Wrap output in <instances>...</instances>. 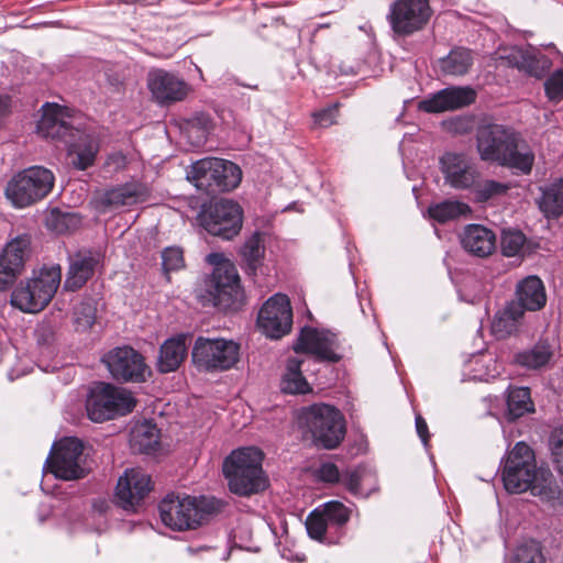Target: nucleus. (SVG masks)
Here are the masks:
<instances>
[{"mask_svg":"<svg viewBox=\"0 0 563 563\" xmlns=\"http://www.w3.org/2000/svg\"><path fill=\"white\" fill-rule=\"evenodd\" d=\"M505 489L510 494L530 490L533 496L549 503L560 499L561 489L549 468L538 467L533 450L518 442L508 452L501 473Z\"/></svg>","mask_w":563,"mask_h":563,"instance_id":"f257e3e1","label":"nucleus"},{"mask_svg":"<svg viewBox=\"0 0 563 563\" xmlns=\"http://www.w3.org/2000/svg\"><path fill=\"white\" fill-rule=\"evenodd\" d=\"M43 114L37 123V131L44 137L62 140L73 157L71 164L79 170L92 166L99 143L93 133L80 131L68 122V110L56 103L43 106Z\"/></svg>","mask_w":563,"mask_h":563,"instance_id":"f03ea898","label":"nucleus"},{"mask_svg":"<svg viewBox=\"0 0 563 563\" xmlns=\"http://www.w3.org/2000/svg\"><path fill=\"white\" fill-rule=\"evenodd\" d=\"M476 147L482 161L516 168L523 174L530 173L534 162V154L526 142L501 124L479 126Z\"/></svg>","mask_w":563,"mask_h":563,"instance_id":"7ed1b4c3","label":"nucleus"},{"mask_svg":"<svg viewBox=\"0 0 563 563\" xmlns=\"http://www.w3.org/2000/svg\"><path fill=\"white\" fill-rule=\"evenodd\" d=\"M62 282V268L57 264L33 269L12 290L10 303L25 313H37L48 306Z\"/></svg>","mask_w":563,"mask_h":563,"instance_id":"20e7f679","label":"nucleus"},{"mask_svg":"<svg viewBox=\"0 0 563 563\" xmlns=\"http://www.w3.org/2000/svg\"><path fill=\"white\" fill-rule=\"evenodd\" d=\"M222 506L223 503L214 497L169 494L159 504V516L166 527L183 531L196 529Z\"/></svg>","mask_w":563,"mask_h":563,"instance_id":"39448f33","label":"nucleus"},{"mask_svg":"<svg viewBox=\"0 0 563 563\" xmlns=\"http://www.w3.org/2000/svg\"><path fill=\"white\" fill-rule=\"evenodd\" d=\"M263 454L256 448L233 451L223 462L229 489L239 496H250L265 489L267 482L262 468Z\"/></svg>","mask_w":563,"mask_h":563,"instance_id":"423d86ee","label":"nucleus"},{"mask_svg":"<svg viewBox=\"0 0 563 563\" xmlns=\"http://www.w3.org/2000/svg\"><path fill=\"white\" fill-rule=\"evenodd\" d=\"M208 261L216 264L212 274L205 282V290L199 295L205 306H213L219 309L235 308L242 299L240 277L235 266L222 260V255L211 253Z\"/></svg>","mask_w":563,"mask_h":563,"instance_id":"0eeeda50","label":"nucleus"},{"mask_svg":"<svg viewBox=\"0 0 563 563\" xmlns=\"http://www.w3.org/2000/svg\"><path fill=\"white\" fill-rule=\"evenodd\" d=\"M317 445L332 450L344 439L345 426L341 412L329 405H312L302 409L299 417Z\"/></svg>","mask_w":563,"mask_h":563,"instance_id":"6e6552de","label":"nucleus"},{"mask_svg":"<svg viewBox=\"0 0 563 563\" xmlns=\"http://www.w3.org/2000/svg\"><path fill=\"white\" fill-rule=\"evenodd\" d=\"M135 405L133 395L125 388L98 383L89 391L86 410L91 421L103 422L130 413Z\"/></svg>","mask_w":563,"mask_h":563,"instance_id":"1a4fd4ad","label":"nucleus"},{"mask_svg":"<svg viewBox=\"0 0 563 563\" xmlns=\"http://www.w3.org/2000/svg\"><path fill=\"white\" fill-rule=\"evenodd\" d=\"M54 186L53 173L32 166L14 175L7 184L5 197L16 208L29 207L45 198Z\"/></svg>","mask_w":563,"mask_h":563,"instance_id":"9d476101","label":"nucleus"},{"mask_svg":"<svg viewBox=\"0 0 563 563\" xmlns=\"http://www.w3.org/2000/svg\"><path fill=\"white\" fill-rule=\"evenodd\" d=\"M46 465L57 478L64 481L80 479L89 472L84 444L76 438H65L55 443Z\"/></svg>","mask_w":563,"mask_h":563,"instance_id":"9b49d317","label":"nucleus"},{"mask_svg":"<svg viewBox=\"0 0 563 563\" xmlns=\"http://www.w3.org/2000/svg\"><path fill=\"white\" fill-rule=\"evenodd\" d=\"M199 222L208 233L223 240H231L241 231L243 212L239 203L220 199L202 209Z\"/></svg>","mask_w":563,"mask_h":563,"instance_id":"f8f14e48","label":"nucleus"},{"mask_svg":"<svg viewBox=\"0 0 563 563\" xmlns=\"http://www.w3.org/2000/svg\"><path fill=\"white\" fill-rule=\"evenodd\" d=\"M432 14L430 0H396L389 8L387 20L395 35L406 37L422 31Z\"/></svg>","mask_w":563,"mask_h":563,"instance_id":"ddd939ff","label":"nucleus"},{"mask_svg":"<svg viewBox=\"0 0 563 563\" xmlns=\"http://www.w3.org/2000/svg\"><path fill=\"white\" fill-rule=\"evenodd\" d=\"M257 327L266 338L278 340L288 334L292 327V309L286 295L275 294L262 306Z\"/></svg>","mask_w":563,"mask_h":563,"instance_id":"4468645a","label":"nucleus"},{"mask_svg":"<svg viewBox=\"0 0 563 563\" xmlns=\"http://www.w3.org/2000/svg\"><path fill=\"white\" fill-rule=\"evenodd\" d=\"M31 255V236L18 235L5 243L0 252V291L10 289L25 268Z\"/></svg>","mask_w":563,"mask_h":563,"instance_id":"2eb2a0df","label":"nucleus"},{"mask_svg":"<svg viewBox=\"0 0 563 563\" xmlns=\"http://www.w3.org/2000/svg\"><path fill=\"white\" fill-rule=\"evenodd\" d=\"M440 167L445 185L456 190L471 189L481 178L476 163L464 153H444L440 158Z\"/></svg>","mask_w":563,"mask_h":563,"instance_id":"dca6fc26","label":"nucleus"},{"mask_svg":"<svg viewBox=\"0 0 563 563\" xmlns=\"http://www.w3.org/2000/svg\"><path fill=\"white\" fill-rule=\"evenodd\" d=\"M151 490V476L141 468H130L118 479L115 501L124 510L135 511Z\"/></svg>","mask_w":563,"mask_h":563,"instance_id":"f3484780","label":"nucleus"},{"mask_svg":"<svg viewBox=\"0 0 563 563\" xmlns=\"http://www.w3.org/2000/svg\"><path fill=\"white\" fill-rule=\"evenodd\" d=\"M147 87L153 99L161 106L183 101L190 91L189 85L183 78L164 69L148 73Z\"/></svg>","mask_w":563,"mask_h":563,"instance_id":"a211bd4d","label":"nucleus"},{"mask_svg":"<svg viewBox=\"0 0 563 563\" xmlns=\"http://www.w3.org/2000/svg\"><path fill=\"white\" fill-rule=\"evenodd\" d=\"M306 358L290 357L286 363L285 373L280 380V390L285 394L297 395L308 394L312 389L303 377L302 366L313 363H336L340 361V354H306Z\"/></svg>","mask_w":563,"mask_h":563,"instance_id":"6ab92c4d","label":"nucleus"},{"mask_svg":"<svg viewBox=\"0 0 563 563\" xmlns=\"http://www.w3.org/2000/svg\"><path fill=\"white\" fill-rule=\"evenodd\" d=\"M148 197L150 189L146 185L132 181L99 191L96 196V203L106 211L142 203Z\"/></svg>","mask_w":563,"mask_h":563,"instance_id":"aec40b11","label":"nucleus"},{"mask_svg":"<svg viewBox=\"0 0 563 563\" xmlns=\"http://www.w3.org/2000/svg\"><path fill=\"white\" fill-rule=\"evenodd\" d=\"M101 362L117 380L140 383L151 374L142 354H103Z\"/></svg>","mask_w":563,"mask_h":563,"instance_id":"412c9836","label":"nucleus"},{"mask_svg":"<svg viewBox=\"0 0 563 563\" xmlns=\"http://www.w3.org/2000/svg\"><path fill=\"white\" fill-rule=\"evenodd\" d=\"M476 92L470 87H450L440 90L431 98L419 102V109L438 113L456 110L475 101Z\"/></svg>","mask_w":563,"mask_h":563,"instance_id":"4be33fe9","label":"nucleus"},{"mask_svg":"<svg viewBox=\"0 0 563 563\" xmlns=\"http://www.w3.org/2000/svg\"><path fill=\"white\" fill-rule=\"evenodd\" d=\"M100 263L98 253L91 251L78 252L69 258L64 288L69 291L80 289L93 275Z\"/></svg>","mask_w":563,"mask_h":563,"instance_id":"5701e85b","label":"nucleus"},{"mask_svg":"<svg viewBox=\"0 0 563 563\" xmlns=\"http://www.w3.org/2000/svg\"><path fill=\"white\" fill-rule=\"evenodd\" d=\"M516 299L511 302L518 305L521 312L539 311L547 303V294L543 282L536 275H530L518 282L515 291Z\"/></svg>","mask_w":563,"mask_h":563,"instance_id":"b1692460","label":"nucleus"},{"mask_svg":"<svg viewBox=\"0 0 563 563\" xmlns=\"http://www.w3.org/2000/svg\"><path fill=\"white\" fill-rule=\"evenodd\" d=\"M462 247L476 257H487L496 250V234L481 224H468L461 234Z\"/></svg>","mask_w":563,"mask_h":563,"instance_id":"393cba45","label":"nucleus"},{"mask_svg":"<svg viewBox=\"0 0 563 563\" xmlns=\"http://www.w3.org/2000/svg\"><path fill=\"white\" fill-rule=\"evenodd\" d=\"M339 347L335 333L325 329L305 327L297 338L294 352H334Z\"/></svg>","mask_w":563,"mask_h":563,"instance_id":"a878e982","label":"nucleus"},{"mask_svg":"<svg viewBox=\"0 0 563 563\" xmlns=\"http://www.w3.org/2000/svg\"><path fill=\"white\" fill-rule=\"evenodd\" d=\"M509 58L518 69L537 78L544 76L552 65L545 55L533 49H514Z\"/></svg>","mask_w":563,"mask_h":563,"instance_id":"bb28decb","label":"nucleus"},{"mask_svg":"<svg viewBox=\"0 0 563 563\" xmlns=\"http://www.w3.org/2000/svg\"><path fill=\"white\" fill-rule=\"evenodd\" d=\"M523 313L518 305L508 302L501 310L497 311L492 322V333L496 339H505L517 331Z\"/></svg>","mask_w":563,"mask_h":563,"instance_id":"cd10ccee","label":"nucleus"},{"mask_svg":"<svg viewBox=\"0 0 563 563\" xmlns=\"http://www.w3.org/2000/svg\"><path fill=\"white\" fill-rule=\"evenodd\" d=\"M214 162L218 158L208 157L194 163L187 172V179L191 181L198 190H202L209 195L216 194V169Z\"/></svg>","mask_w":563,"mask_h":563,"instance_id":"c85d7f7f","label":"nucleus"},{"mask_svg":"<svg viewBox=\"0 0 563 563\" xmlns=\"http://www.w3.org/2000/svg\"><path fill=\"white\" fill-rule=\"evenodd\" d=\"M539 207L549 219H558L563 216V178L543 190Z\"/></svg>","mask_w":563,"mask_h":563,"instance_id":"c756f323","label":"nucleus"},{"mask_svg":"<svg viewBox=\"0 0 563 563\" xmlns=\"http://www.w3.org/2000/svg\"><path fill=\"white\" fill-rule=\"evenodd\" d=\"M533 410V402L528 387H515L509 389L507 396V410L505 413L509 421H514Z\"/></svg>","mask_w":563,"mask_h":563,"instance_id":"7c9ffc66","label":"nucleus"},{"mask_svg":"<svg viewBox=\"0 0 563 563\" xmlns=\"http://www.w3.org/2000/svg\"><path fill=\"white\" fill-rule=\"evenodd\" d=\"M473 64V56L470 49L454 48L448 56L439 59V66L443 74L462 76L468 71Z\"/></svg>","mask_w":563,"mask_h":563,"instance_id":"2f4dec72","label":"nucleus"},{"mask_svg":"<svg viewBox=\"0 0 563 563\" xmlns=\"http://www.w3.org/2000/svg\"><path fill=\"white\" fill-rule=\"evenodd\" d=\"M216 169V190L217 192L229 191L236 188L241 181L242 173L240 167L225 159L218 158V162H214Z\"/></svg>","mask_w":563,"mask_h":563,"instance_id":"473e14b6","label":"nucleus"},{"mask_svg":"<svg viewBox=\"0 0 563 563\" xmlns=\"http://www.w3.org/2000/svg\"><path fill=\"white\" fill-rule=\"evenodd\" d=\"M429 216L440 223L456 220L471 213L468 205L459 200H444L428 209Z\"/></svg>","mask_w":563,"mask_h":563,"instance_id":"72a5a7b5","label":"nucleus"},{"mask_svg":"<svg viewBox=\"0 0 563 563\" xmlns=\"http://www.w3.org/2000/svg\"><path fill=\"white\" fill-rule=\"evenodd\" d=\"M473 379L488 380L499 375V366L494 354H472L467 361Z\"/></svg>","mask_w":563,"mask_h":563,"instance_id":"f704fd0d","label":"nucleus"},{"mask_svg":"<svg viewBox=\"0 0 563 563\" xmlns=\"http://www.w3.org/2000/svg\"><path fill=\"white\" fill-rule=\"evenodd\" d=\"M192 363L200 371H225L239 362L238 354H191Z\"/></svg>","mask_w":563,"mask_h":563,"instance_id":"c9c22d12","label":"nucleus"},{"mask_svg":"<svg viewBox=\"0 0 563 563\" xmlns=\"http://www.w3.org/2000/svg\"><path fill=\"white\" fill-rule=\"evenodd\" d=\"M132 445L142 453H150L159 442V431L156 426L145 422L132 431Z\"/></svg>","mask_w":563,"mask_h":563,"instance_id":"e433bc0d","label":"nucleus"},{"mask_svg":"<svg viewBox=\"0 0 563 563\" xmlns=\"http://www.w3.org/2000/svg\"><path fill=\"white\" fill-rule=\"evenodd\" d=\"M81 223V218L74 212H63L58 209H53L47 219L46 225L49 230L64 234L77 229Z\"/></svg>","mask_w":563,"mask_h":563,"instance_id":"4c0bfd02","label":"nucleus"},{"mask_svg":"<svg viewBox=\"0 0 563 563\" xmlns=\"http://www.w3.org/2000/svg\"><path fill=\"white\" fill-rule=\"evenodd\" d=\"M241 345L233 340L216 336H198L191 352H239Z\"/></svg>","mask_w":563,"mask_h":563,"instance_id":"58836bf2","label":"nucleus"},{"mask_svg":"<svg viewBox=\"0 0 563 563\" xmlns=\"http://www.w3.org/2000/svg\"><path fill=\"white\" fill-rule=\"evenodd\" d=\"M264 244L261 234H253L243 245L241 254L245 261L247 268L251 272H255L257 266L261 264V260L264 255Z\"/></svg>","mask_w":563,"mask_h":563,"instance_id":"ea45409f","label":"nucleus"},{"mask_svg":"<svg viewBox=\"0 0 563 563\" xmlns=\"http://www.w3.org/2000/svg\"><path fill=\"white\" fill-rule=\"evenodd\" d=\"M472 189L476 201L486 202L493 198L505 195L509 187L506 184L489 179L482 183L477 181Z\"/></svg>","mask_w":563,"mask_h":563,"instance_id":"a19ab883","label":"nucleus"},{"mask_svg":"<svg viewBox=\"0 0 563 563\" xmlns=\"http://www.w3.org/2000/svg\"><path fill=\"white\" fill-rule=\"evenodd\" d=\"M510 563H544L538 542L529 541L520 544L514 552Z\"/></svg>","mask_w":563,"mask_h":563,"instance_id":"79ce46f5","label":"nucleus"},{"mask_svg":"<svg viewBox=\"0 0 563 563\" xmlns=\"http://www.w3.org/2000/svg\"><path fill=\"white\" fill-rule=\"evenodd\" d=\"M526 242V236L518 230H505L501 234L500 247L505 256L518 255Z\"/></svg>","mask_w":563,"mask_h":563,"instance_id":"37998d69","label":"nucleus"},{"mask_svg":"<svg viewBox=\"0 0 563 563\" xmlns=\"http://www.w3.org/2000/svg\"><path fill=\"white\" fill-rule=\"evenodd\" d=\"M320 510L331 525L341 527L350 519V510L342 503L336 500L325 503Z\"/></svg>","mask_w":563,"mask_h":563,"instance_id":"c03bdc74","label":"nucleus"},{"mask_svg":"<svg viewBox=\"0 0 563 563\" xmlns=\"http://www.w3.org/2000/svg\"><path fill=\"white\" fill-rule=\"evenodd\" d=\"M75 324L77 331H86L90 329L96 320V308L90 302H80L75 308Z\"/></svg>","mask_w":563,"mask_h":563,"instance_id":"a18cd8bd","label":"nucleus"},{"mask_svg":"<svg viewBox=\"0 0 563 563\" xmlns=\"http://www.w3.org/2000/svg\"><path fill=\"white\" fill-rule=\"evenodd\" d=\"M329 522L320 508L313 510L306 520V528L310 538L321 541Z\"/></svg>","mask_w":563,"mask_h":563,"instance_id":"49530a36","label":"nucleus"},{"mask_svg":"<svg viewBox=\"0 0 563 563\" xmlns=\"http://www.w3.org/2000/svg\"><path fill=\"white\" fill-rule=\"evenodd\" d=\"M552 460L558 471L563 475V426L555 428L549 439Z\"/></svg>","mask_w":563,"mask_h":563,"instance_id":"de8ad7c7","label":"nucleus"},{"mask_svg":"<svg viewBox=\"0 0 563 563\" xmlns=\"http://www.w3.org/2000/svg\"><path fill=\"white\" fill-rule=\"evenodd\" d=\"M162 265L166 275L181 269L185 266L183 251L179 247H166L162 252Z\"/></svg>","mask_w":563,"mask_h":563,"instance_id":"09e8293b","label":"nucleus"},{"mask_svg":"<svg viewBox=\"0 0 563 563\" xmlns=\"http://www.w3.org/2000/svg\"><path fill=\"white\" fill-rule=\"evenodd\" d=\"M192 339L190 332L175 334L163 342L159 352H187Z\"/></svg>","mask_w":563,"mask_h":563,"instance_id":"8fccbe9b","label":"nucleus"},{"mask_svg":"<svg viewBox=\"0 0 563 563\" xmlns=\"http://www.w3.org/2000/svg\"><path fill=\"white\" fill-rule=\"evenodd\" d=\"M551 354H514L512 362L527 369H540L548 365Z\"/></svg>","mask_w":563,"mask_h":563,"instance_id":"3c124183","label":"nucleus"},{"mask_svg":"<svg viewBox=\"0 0 563 563\" xmlns=\"http://www.w3.org/2000/svg\"><path fill=\"white\" fill-rule=\"evenodd\" d=\"M547 97L550 101L558 102L563 98V71L556 70L544 82Z\"/></svg>","mask_w":563,"mask_h":563,"instance_id":"603ef678","label":"nucleus"},{"mask_svg":"<svg viewBox=\"0 0 563 563\" xmlns=\"http://www.w3.org/2000/svg\"><path fill=\"white\" fill-rule=\"evenodd\" d=\"M186 354H158L157 368L161 373L174 372L184 361Z\"/></svg>","mask_w":563,"mask_h":563,"instance_id":"864d4df0","label":"nucleus"},{"mask_svg":"<svg viewBox=\"0 0 563 563\" xmlns=\"http://www.w3.org/2000/svg\"><path fill=\"white\" fill-rule=\"evenodd\" d=\"M338 107L331 106L313 113L314 124L320 128H328L336 122Z\"/></svg>","mask_w":563,"mask_h":563,"instance_id":"5fc2aeb1","label":"nucleus"},{"mask_svg":"<svg viewBox=\"0 0 563 563\" xmlns=\"http://www.w3.org/2000/svg\"><path fill=\"white\" fill-rule=\"evenodd\" d=\"M363 473L360 471L349 472L343 476V483L346 488L354 495L362 494L361 483L363 481Z\"/></svg>","mask_w":563,"mask_h":563,"instance_id":"6e6d98bb","label":"nucleus"},{"mask_svg":"<svg viewBox=\"0 0 563 563\" xmlns=\"http://www.w3.org/2000/svg\"><path fill=\"white\" fill-rule=\"evenodd\" d=\"M41 357L36 360L38 367L46 373L55 372L63 366V363L57 360L58 354H40Z\"/></svg>","mask_w":563,"mask_h":563,"instance_id":"4d7b16f0","label":"nucleus"},{"mask_svg":"<svg viewBox=\"0 0 563 563\" xmlns=\"http://www.w3.org/2000/svg\"><path fill=\"white\" fill-rule=\"evenodd\" d=\"M319 477L323 482L335 483L340 481V473L335 464L324 463L319 468Z\"/></svg>","mask_w":563,"mask_h":563,"instance_id":"13d9d810","label":"nucleus"},{"mask_svg":"<svg viewBox=\"0 0 563 563\" xmlns=\"http://www.w3.org/2000/svg\"><path fill=\"white\" fill-rule=\"evenodd\" d=\"M416 430L422 443L424 444V446H427L430 434L428 431L427 422L420 415L416 417Z\"/></svg>","mask_w":563,"mask_h":563,"instance_id":"bf43d9fd","label":"nucleus"},{"mask_svg":"<svg viewBox=\"0 0 563 563\" xmlns=\"http://www.w3.org/2000/svg\"><path fill=\"white\" fill-rule=\"evenodd\" d=\"M109 164H114L117 168H122L126 164V158L121 153L109 156Z\"/></svg>","mask_w":563,"mask_h":563,"instance_id":"052dcab7","label":"nucleus"},{"mask_svg":"<svg viewBox=\"0 0 563 563\" xmlns=\"http://www.w3.org/2000/svg\"><path fill=\"white\" fill-rule=\"evenodd\" d=\"M9 110V99L0 97V119L7 114Z\"/></svg>","mask_w":563,"mask_h":563,"instance_id":"680f3d73","label":"nucleus"},{"mask_svg":"<svg viewBox=\"0 0 563 563\" xmlns=\"http://www.w3.org/2000/svg\"><path fill=\"white\" fill-rule=\"evenodd\" d=\"M111 352H136L132 346L125 345V346H117Z\"/></svg>","mask_w":563,"mask_h":563,"instance_id":"e2e57ef3","label":"nucleus"},{"mask_svg":"<svg viewBox=\"0 0 563 563\" xmlns=\"http://www.w3.org/2000/svg\"><path fill=\"white\" fill-rule=\"evenodd\" d=\"M23 374H25V371L11 369L8 375H9V378L12 380Z\"/></svg>","mask_w":563,"mask_h":563,"instance_id":"0e129e2a","label":"nucleus"},{"mask_svg":"<svg viewBox=\"0 0 563 563\" xmlns=\"http://www.w3.org/2000/svg\"><path fill=\"white\" fill-rule=\"evenodd\" d=\"M111 85H112V86H118V85H119V81H118V80H115V81H111Z\"/></svg>","mask_w":563,"mask_h":563,"instance_id":"69168bd1","label":"nucleus"}]
</instances>
